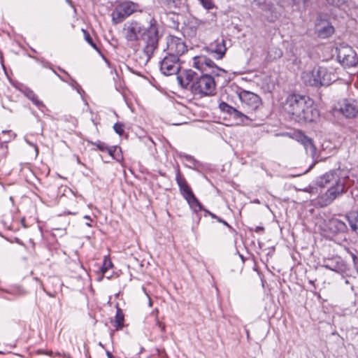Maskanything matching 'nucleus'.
Instances as JSON below:
<instances>
[{"label":"nucleus","mask_w":358,"mask_h":358,"mask_svg":"<svg viewBox=\"0 0 358 358\" xmlns=\"http://www.w3.org/2000/svg\"><path fill=\"white\" fill-rule=\"evenodd\" d=\"M187 0H161L162 3L169 8H176L184 6Z\"/></svg>","instance_id":"nucleus-29"},{"label":"nucleus","mask_w":358,"mask_h":358,"mask_svg":"<svg viewBox=\"0 0 358 358\" xmlns=\"http://www.w3.org/2000/svg\"><path fill=\"white\" fill-rule=\"evenodd\" d=\"M124 320V314H123L122 310L120 308H117L116 314L115 316V320L113 322V326L115 327L116 330H119L123 327Z\"/></svg>","instance_id":"nucleus-28"},{"label":"nucleus","mask_w":358,"mask_h":358,"mask_svg":"<svg viewBox=\"0 0 358 358\" xmlns=\"http://www.w3.org/2000/svg\"><path fill=\"white\" fill-rule=\"evenodd\" d=\"M106 355H107L108 358H113L112 354L110 352L107 351Z\"/></svg>","instance_id":"nucleus-48"},{"label":"nucleus","mask_w":358,"mask_h":358,"mask_svg":"<svg viewBox=\"0 0 358 358\" xmlns=\"http://www.w3.org/2000/svg\"><path fill=\"white\" fill-rule=\"evenodd\" d=\"M264 230V228L263 227H256V228L255 229V231L257 233L263 231Z\"/></svg>","instance_id":"nucleus-44"},{"label":"nucleus","mask_w":358,"mask_h":358,"mask_svg":"<svg viewBox=\"0 0 358 358\" xmlns=\"http://www.w3.org/2000/svg\"><path fill=\"white\" fill-rule=\"evenodd\" d=\"M327 227L331 233L335 234L345 233L348 230L346 224L335 217L329 220Z\"/></svg>","instance_id":"nucleus-18"},{"label":"nucleus","mask_w":358,"mask_h":358,"mask_svg":"<svg viewBox=\"0 0 358 358\" xmlns=\"http://www.w3.org/2000/svg\"><path fill=\"white\" fill-rule=\"evenodd\" d=\"M327 1L334 6H339L343 3V0H327Z\"/></svg>","instance_id":"nucleus-39"},{"label":"nucleus","mask_w":358,"mask_h":358,"mask_svg":"<svg viewBox=\"0 0 358 358\" xmlns=\"http://www.w3.org/2000/svg\"><path fill=\"white\" fill-rule=\"evenodd\" d=\"M178 156L181 158H184L187 162L189 163V164L187 165V166L189 169H196V166L199 164V162L195 159L194 157L185 153L180 152L179 153Z\"/></svg>","instance_id":"nucleus-30"},{"label":"nucleus","mask_w":358,"mask_h":358,"mask_svg":"<svg viewBox=\"0 0 358 358\" xmlns=\"http://www.w3.org/2000/svg\"><path fill=\"white\" fill-rule=\"evenodd\" d=\"M84 219H86V220H92L91 217L90 215H85L83 217Z\"/></svg>","instance_id":"nucleus-49"},{"label":"nucleus","mask_w":358,"mask_h":358,"mask_svg":"<svg viewBox=\"0 0 358 358\" xmlns=\"http://www.w3.org/2000/svg\"><path fill=\"white\" fill-rule=\"evenodd\" d=\"M355 117H356L355 113H348V115H346V117H349V118H353Z\"/></svg>","instance_id":"nucleus-46"},{"label":"nucleus","mask_w":358,"mask_h":358,"mask_svg":"<svg viewBox=\"0 0 358 358\" xmlns=\"http://www.w3.org/2000/svg\"><path fill=\"white\" fill-rule=\"evenodd\" d=\"M206 212L207 213H208L213 218H215L217 219L218 217H217L215 215H214L213 213H211L210 212L208 211V210H206Z\"/></svg>","instance_id":"nucleus-47"},{"label":"nucleus","mask_w":358,"mask_h":358,"mask_svg":"<svg viewBox=\"0 0 358 358\" xmlns=\"http://www.w3.org/2000/svg\"><path fill=\"white\" fill-rule=\"evenodd\" d=\"M113 266V264L110 259H107L106 258L103 260V264L101 267V271L103 273H105L109 268Z\"/></svg>","instance_id":"nucleus-33"},{"label":"nucleus","mask_w":358,"mask_h":358,"mask_svg":"<svg viewBox=\"0 0 358 358\" xmlns=\"http://www.w3.org/2000/svg\"><path fill=\"white\" fill-rule=\"evenodd\" d=\"M115 150H116V148H115V147H110V148L107 147V149H106V151H107V152H108V153L110 156H112V157H113V153H114V152L115 151Z\"/></svg>","instance_id":"nucleus-41"},{"label":"nucleus","mask_w":358,"mask_h":358,"mask_svg":"<svg viewBox=\"0 0 358 358\" xmlns=\"http://www.w3.org/2000/svg\"><path fill=\"white\" fill-rule=\"evenodd\" d=\"M324 71L325 74L320 73L319 78L321 80V85H329L336 80V76L329 71L327 68H324Z\"/></svg>","instance_id":"nucleus-26"},{"label":"nucleus","mask_w":358,"mask_h":358,"mask_svg":"<svg viewBox=\"0 0 358 358\" xmlns=\"http://www.w3.org/2000/svg\"><path fill=\"white\" fill-rule=\"evenodd\" d=\"M196 73L192 69L185 70L178 79L181 85L187 86L190 83H194L196 79Z\"/></svg>","instance_id":"nucleus-21"},{"label":"nucleus","mask_w":358,"mask_h":358,"mask_svg":"<svg viewBox=\"0 0 358 358\" xmlns=\"http://www.w3.org/2000/svg\"><path fill=\"white\" fill-rule=\"evenodd\" d=\"M124 127V124L122 122H116L113 126L114 131L120 136H122L123 134Z\"/></svg>","instance_id":"nucleus-34"},{"label":"nucleus","mask_w":358,"mask_h":358,"mask_svg":"<svg viewBox=\"0 0 358 358\" xmlns=\"http://www.w3.org/2000/svg\"><path fill=\"white\" fill-rule=\"evenodd\" d=\"M215 82L212 76L205 73L197 78L192 84V92L196 94L210 96L215 91Z\"/></svg>","instance_id":"nucleus-3"},{"label":"nucleus","mask_w":358,"mask_h":358,"mask_svg":"<svg viewBox=\"0 0 358 358\" xmlns=\"http://www.w3.org/2000/svg\"><path fill=\"white\" fill-rule=\"evenodd\" d=\"M186 201L189 206V208L194 212L198 213L201 211L203 209L201 203L199 202V201L197 199V198L195 196V195L192 194L191 195L188 196L187 197L185 198Z\"/></svg>","instance_id":"nucleus-23"},{"label":"nucleus","mask_w":358,"mask_h":358,"mask_svg":"<svg viewBox=\"0 0 358 358\" xmlns=\"http://www.w3.org/2000/svg\"><path fill=\"white\" fill-rule=\"evenodd\" d=\"M176 180L179 187L180 193L184 199L193 194V192L188 185L186 179L181 175L178 166L176 169Z\"/></svg>","instance_id":"nucleus-17"},{"label":"nucleus","mask_w":358,"mask_h":358,"mask_svg":"<svg viewBox=\"0 0 358 358\" xmlns=\"http://www.w3.org/2000/svg\"><path fill=\"white\" fill-rule=\"evenodd\" d=\"M25 96L32 101V102L38 106V110H43L45 108V106L43 104V103L38 100V97L35 95V94L30 90L25 88L24 90H23Z\"/></svg>","instance_id":"nucleus-27"},{"label":"nucleus","mask_w":358,"mask_h":358,"mask_svg":"<svg viewBox=\"0 0 358 358\" xmlns=\"http://www.w3.org/2000/svg\"><path fill=\"white\" fill-rule=\"evenodd\" d=\"M122 34L127 41H137L140 38L145 43L143 52L150 58L158 47L159 25L157 22L151 18L145 24L137 20H129L124 23Z\"/></svg>","instance_id":"nucleus-1"},{"label":"nucleus","mask_w":358,"mask_h":358,"mask_svg":"<svg viewBox=\"0 0 358 358\" xmlns=\"http://www.w3.org/2000/svg\"><path fill=\"white\" fill-rule=\"evenodd\" d=\"M276 136H287L296 141L303 145L306 152H310L312 155H315L316 148L313 144V140L304 134L299 130H295L290 132H284L276 134Z\"/></svg>","instance_id":"nucleus-7"},{"label":"nucleus","mask_w":358,"mask_h":358,"mask_svg":"<svg viewBox=\"0 0 358 358\" xmlns=\"http://www.w3.org/2000/svg\"><path fill=\"white\" fill-rule=\"evenodd\" d=\"M178 115H179L181 118L177 121H172V120H170L169 124H171V125H181V124H187L188 122L187 121V120L183 117L182 114V113H178Z\"/></svg>","instance_id":"nucleus-35"},{"label":"nucleus","mask_w":358,"mask_h":358,"mask_svg":"<svg viewBox=\"0 0 358 358\" xmlns=\"http://www.w3.org/2000/svg\"><path fill=\"white\" fill-rule=\"evenodd\" d=\"M86 225L91 227V224H90V222L86 223Z\"/></svg>","instance_id":"nucleus-52"},{"label":"nucleus","mask_w":358,"mask_h":358,"mask_svg":"<svg viewBox=\"0 0 358 358\" xmlns=\"http://www.w3.org/2000/svg\"><path fill=\"white\" fill-rule=\"evenodd\" d=\"M192 59V66L202 72H206L207 74L220 76L223 73H225L224 69L217 66L211 59L206 56H196L194 57Z\"/></svg>","instance_id":"nucleus-5"},{"label":"nucleus","mask_w":358,"mask_h":358,"mask_svg":"<svg viewBox=\"0 0 358 358\" xmlns=\"http://www.w3.org/2000/svg\"><path fill=\"white\" fill-rule=\"evenodd\" d=\"M253 8H259L268 20L273 22L278 17L276 8L268 0H249Z\"/></svg>","instance_id":"nucleus-9"},{"label":"nucleus","mask_w":358,"mask_h":358,"mask_svg":"<svg viewBox=\"0 0 358 358\" xmlns=\"http://www.w3.org/2000/svg\"><path fill=\"white\" fill-rule=\"evenodd\" d=\"M338 115H341L342 116H345V114L344 113H338Z\"/></svg>","instance_id":"nucleus-51"},{"label":"nucleus","mask_w":358,"mask_h":358,"mask_svg":"<svg viewBox=\"0 0 358 358\" xmlns=\"http://www.w3.org/2000/svg\"><path fill=\"white\" fill-rule=\"evenodd\" d=\"M321 266L336 273H341L344 271L345 264L340 257L336 256L331 258H324Z\"/></svg>","instance_id":"nucleus-14"},{"label":"nucleus","mask_w":358,"mask_h":358,"mask_svg":"<svg viewBox=\"0 0 358 358\" xmlns=\"http://www.w3.org/2000/svg\"><path fill=\"white\" fill-rule=\"evenodd\" d=\"M320 73L325 74L324 67L318 66L311 71H306L302 73L301 78L306 85L319 87L321 86Z\"/></svg>","instance_id":"nucleus-13"},{"label":"nucleus","mask_w":358,"mask_h":358,"mask_svg":"<svg viewBox=\"0 0 358 358\" xmlns=\"http://www.w3.org/2000/svg\"><path fill=\"white\" fill-rule=\"evenodd\" d=\"M94 144L96 146V148L101 151H106L108 147L104 143L101 141H98Z\"/></svg>","instance_id":"nucleus-37"},{"label":"nucleus","mask_w":358,"mask_h":358,"mask_svg":"<svg viewBox=\"0 0 358 358\" xmlns=\"http://www.w3.org/2000/svg\"><path fill=\"white\" fill-rule=\"evenodd\" d=\"M210 52L216 54L217 59H222L227 51L225 41L223 38H218L211 43L209 46Z\"/></svg>","instance_id":"nucleus-20"},{"label":"nucleus","mask_w":358,"mask_h":358,"mask_svg":"<svg viewBox=\"0 0 358 358\" xmlns=\"http://www.w3.org/2000/svg\"><path fill=\"white\" fill-rule=\"evenodd\" d=\"M338 58L345 66H355L358 63L355 51L348 45H341L338 48Z\"/></svg>","instance_id":"nucleus-10"},{"label":"nucleus","mask_w":358,"mask_h":358,"mask_svg":"<svg viewBox=\"0 0 358 358\" xmlns=\"http://www.w3.org/2000/svg\"><path fill=\"white\" fill-rule=\"evenodd\" d=\"M317 184L321 187H327L326 192L317 199V203L320 207L329 205L345 192L344 179L340 178L335 171L324 174L318 180Z\"/></svg>","instance_id":"nucleus-2"},{"label":"nucleus","mask_w":358,"mask_h":358,"mask_svg":"<svg viewBox=\"0 0 358 358\" xmlns=\"http://www.w3.org/2000/svg\"><path fill=\"white\" fill-rule=\"evenodd\" d=\"M291 118L301 125H308L316 122L320 113H290Z\"/></svg>","instance_id":"nucleus-16"},{"label":"nucleus","mask_w":358,"mask_h":358,"mask_svg":"<svg viewBox=\"0 0 358 358\" xmlns=\"http://www.w3.org/2000/svg\"><path fill=\"white\" fill-rule=\"evenodd\" d=\"M166 54L179 58L187 51V45L180 38L169 36L166 38Z\"/></svg>","instance_id":"nucleus-8"},{"label":"nucleus","mask_w":358,"mask_h":358,"mask_svg":"<svg viewBox=\"0 0 358 358\" xmlns=\"http://www.w3.org/2000/svg\"><path fill=\"white\" fill-rule=\"evenodd\" d=\"M199 3L202 5V6L207 9L210 10L213 8L214 3L212 0H198Z\"/></svg>","instance_id":"nucleus-36"},{"label":"nucleus","mask_w":358,"mask_h":358,"mask_svg":"<svg viewBox=\"0 0 358 358\" xmlns=\"http://www.w3.org/2000/svg\"><path fill=\"white\" fill-rule=\"evenodd\" d=\"M217 220L219 222H221L222 224H224V225H227V226H229V224H227V222L223 220H222L220 217H217Z\"/></svg>","instance_id":"nucleus-45"},{"label":"nucleus","mask_w":358,"mask_h":358,"mask_svg":"<svg viewBox=\"0 0 358 358\" xmlns=\"http://www.w3.org/2000/svg\"><path fill=\"white\" fill-rule=\"evenodd\" d=\"M25 141H26V143L29 145H30V146H31V147H33L34 148L35 152H36V155H37L38 153V149L37 145L35 143H34L31 142L30 141H29L27 138H25Z\"/></svg>","instance_id":"nucleus-40"},{"label":"nucleus","mask_w":358,"mask_h":358,"mask_svg":"<svg viewBox=\"0 0 358 358\" xmlns=\"http://www.w3.org/2000/svg\"><path fill=\"white\" fill-rule=\"evenodd\" d=\"M315 31L321 38H327L333 34L334 27L325 20H321L315 24Z\"/></svg>","instance_id":"nucleus-19"},{"label":"nucleus","mask_w":358,"mask_h":358,"mask_svg":"<svg viewBox=\"0 0 358 358\" xmlns=\"http://www.w3.org/2000/svg\"><path fill=\"white\" fill-rule=\"evenodd\" d=\"M233 119V122L230 124H249L251 118L245 115L244 113H226Z\"/></svg>","instance_id":"nucleus-22"},{"label":"nucleus","mask_w":358,"mask_h":358,"mask_svg":"<svg viewBox=\"0 0 358 358\" xmlns=\"http://www.w3.org/2000/svg\"><path fill=\"white\" fill-rule=\"evenodd\" d=\"M243 104L248 107V110H259L262 106V100L258 95L249 91L243 90L237 94Z\"/></svg>","instance_id":"nucleus-12"},{"label":"nucleus","mask_w":358,"mask_h":358,"mask_svg":"<svg viewBox=\"0 0 358 358\" xmlns=\"http://www.w3.org/2000/svg\"><path fill=\"white\" fill-rule=\"evenodd\" d=\"M334 112H358V101L343 99L338 102Z\"/></svg>","instance_id":"nucleus-15"},{"label":"nucleus","mask_w":358,"mask_h":358,"mask_svg":"<svg viewBox=\"0 0 358 358\" xmlns=\"http://www.w3.org/2000/svg\"><path fill=\"white\" fill-rule=\"evenodd\" d=\"M85 39L86 41L96 50H97V47L96 45L93 43L92 38H90V35L88 34H87L86 32H85Z\"/></svg>","instance_id":"nucleus-38"},{"label":"nucleus","mask_w":358,"mask_h":358,"mask_svg":"<svg viewBox=\"0 0 358 358\" xmlns=\"http://www.w3.org/2000/svg\"><path fill=\"white\" fill-rule=\"evenodd\" d=\"M138 9V4L132 1H124L118 4L112 12V20L119 24Z\"/></svg>","instance_id":"nucleus-6"},{"label":"nucleus","mask_w":358,"mask_h":358,"mask_svg":"<svg viewBox=\"0 0 358 358\" xmlns=\"http://www.w3.org/2000/svg\"><path fill=\"white\" fill-rule=\"evenodd\" d=\"M180 69V59L168 54L160 63V70L166 76L176 74Z\"/></svg>","instance_id":"nucleus-11"},{"label":"nucleus","mask_w":358,"mask_h":358,"mask_svg":"<svg viewBox=\"0 0 358 358\" xmlns=\"http://www.w3.org/2000/svg\"><path fill=\"white\" fill-rule=\"evenodd\" d=\"M282 55V51L280 49H277L275 50V57H280Z\"/></svg>","instance_id":"nucleus-43"},{"label":"nucleus","mask_w":358,"mask_h":358,"mask_svg":"<svg viewBox=\"0 0 358 358\" xmlns=\"http://www.w3.org/2000/svg\"><path fill=\"white\" fill-rule=\"evenodd\" d=\"M219 108L222 112H230L231 110H233V112H238L237 110L230 106L228 103L223 101L220 103Z\"/></svg>","instance_id":"nucleus-32"},{"label":"nucleus","mask_w":358,"mask_h":358,"mask_svg":"<svg viewBox=\"0 0 358 358\" xmlns=\"http://www.w3.org/2000/svg\"><path fill=\"white\" fill-rule=\"evenodd\" d=\"M352 231L358 233V212L351 211L345 216Z\"/></svg>","instance_id":"nucleus-25"},{"label":"nucleus","mask_w":358,"mask_h":358,"mask_svg":"<svg viewBox=\"0 0 358 358\" xmlns=\"http://www.w3.org/2000/svg\"><path fill=\"white\" fill-rule=\"evenodd\" d=\"M6 132H8V131H5V130H3V131H2V133H3V134H5V133H6Z\"/></svg>","instance_id":"nucleus-53"},{"label":"nucleus","mask_w":358,"mask_h":358,"mask_svg":"<svg viewBox=\"0 0 358 358\" xmlns=\"http://www.w3.org/2000/svg\"><path fill=\"white\" fill-rule=\"evenodd\" d=\"M6 293L14 296H20L26 294L25 290L20 286H13L6 290Z\"/></svg>","instance_id":"nucleus-31"},{"label":"nucleus","mask_w":358,"mask_h":358,"mask_svg":"<svg viewBox=\"0 0 358 358\" xmlns=\"http://www.w3.org/2000/svg\"><path fill=\"white\" fill-rule=\"evenodd\" d=\"M156 324L159 327V328L161 329V330L163 331L165 329L164 325H163L159 321H156Z\"/></svg>","instance_id":"nucleus-42"},{"label":"nucleus","mask_w":358,"mask_h":358,"mask_svg":"<svg viewBox=\"0 0 358 358\" xmlns=\"http://www.w3.org/2000/svg\"><path fill=\"white\" fill-rule=\"evenodd\" d=\"M65 357H67L68 358H70V355H64Z\"/></svg>","instance_id":"nucleus-54"},{"label":"nucleus","mask_w":358,"mask_h":358,"mask_svg":"<svg viewBox=\"0 0 358 358\" xmlns=\"http://www.w3.org/2000/svg\"><path fill=\"white\" fill-rule=\"evenodd\" d=\"M252 203H258V204H259V203H260V201H259V199H255V200L252 201Z\"/></svg>","instance_id":"nucleus-50"},{"label":"nucleus","mask_w":358,"mask_h":358,"mask_svg":"<svg viewBox=\"0 0 358 358\" xmlns=\"http://www.w3.org/2000/svg\"><path fill=\"white\" fill-rule=\"evenodd\" d=\"M186 201L189 206V208L194 212L198 213L201 211L203 209L201 203L199 202V201L197 199V198L195 196V195L192 194L191 195L188 196L187 197L185 198Z\"/></svg>","instance_id":"nucleus-24"},{"label":"nucleus","mask_w":358,"mask_h":358,"mask_svg":"<svg viewBox=\"0 0 358 358\" xmlns=\"http://www.w3.org/2000/svg\"><path fill=\"white\" fill-rule=\"evenodd\" d=\"M313 101L305 96L290 94L284 103V110L287 112L296 110L298 112H307L309 106H312Z\"/></svg>","instance_id":"nucleus-4"}]
</instances>
